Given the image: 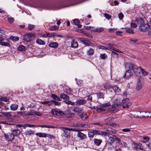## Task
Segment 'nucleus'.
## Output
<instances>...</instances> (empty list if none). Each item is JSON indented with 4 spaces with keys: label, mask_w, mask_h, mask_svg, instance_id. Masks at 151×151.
I'll list each match as a JSON object with an SVG mask.
<instances>
[{
    "label": "nucleus",
    "mask_w": 151,
    "mask_h": 151,
    "mask_svg": "<svg viewBox=\"0 0 151 151\" xmlns=\"http://www.w3.org/2000/svg\"><path fill=\"white\" fill-rule=\"evenodd\" d=\"M34 131L31 130L26 131L24 133V134L26 136H29V135L34 134Z\"/></svg>",
    "instance_id": "33"
},
{
    "label": "nucleus",
    "mask_w": 151,
    "mask_h": 151,
    "mask_svg": "<svg viewBox=\"0 0 151 151\" xmlns=\"http://www.w3.org/2000/svg\"><path fill=\"white\" fill-rule=\"evenodd\" d=\"M65 91L66 93L69 95H70L72 93V91L68 86L65 87Z\"/></svg>",
    "instance_id": "38"
},
{
    "label": "nucleus",
    "mask_w": 151,
    "mask_h": 151,
    "mask_svg": "<svg viewBox=\"0 0 151 151\" xmlns=\"http://www.w3.org/2000/svg\"><path fill=\"white\" fill-rule=\"evenodd\" d=\"M59 28V27H58L56 26H52L48 28V29L50 31H54L58 29Z\"/></svg>",
    "instance_id": "39"
},
{
    "label": "nucleus",
    "mask_w": 151,
    "mask_h": 151,
    "mask_svg": "<svg viewBox=\"0 0 151 151\" xmlns=\"http://www.w3.org/2000/svg\"><path fill=\"white\" fill-rule=\"evenodd\" d=\"M47 137L50 139H54L55 138V137L53 135L49 134H47Z\"/></svg>",
    "instance_id": "64"
},
{
    "label": "nucleus",
    "mask_w": 151,
    "mask_h": 151,
    "mask_svg": "<svg viewBox=\"0 0 151 151\" xmlns=\"http://www.w3.org/2000/svg\"><path fill=\"white\" fill-rule=\"evenodd\" d=\"M115 138L114 137V138H113L112 137H109V141L110 142V144H111V143H113L115 140Z\"/></svg>",
    "instance_id": "53"
},
{
    "label": "nucleus",
    "mask_w": 151,
    "mask_h": 151,
    "mask_svg": "<svg viewBox=\"0 0 151 151\" xmlns=\"http://www.w3.org/2000/svg\"><path fill=\"white\" fill-rule=\"evenodd\" d=\"M107 45L108 47L111 50H113L115 52H120L121 53L122 51L119 50V49H118L114 47H113V46H114L115 45L114 44H112L110 43H109L107 44Z\"/></svg>",
    "instance_id": "8"
},
{
    "label": "nucleus",
    "mask_w": 151,
    "mask_h": 151,
    "mask_svg": "<svg viewBox=\"0 0 151 151\" xmlns=\"http://www.w3.org/2000/svg\"><path fill=\"white\" fill-rule=\"evenodd\" d=\"M84 35L86 37H88L89 38H92L93 36L90 34L88 33H85L84 34Z\"/></svg>",
    "instance_id": "55"
},
{
    "label": "nucleus",
    "mask_w": 151,
    "mask_h": 151,
    "mask_svg": "<svg viewBox=\"0 0 151 151\" xmlns=\"http://www.w3.org/2000/svg\"><path fill=\"white\" fill-rule=\"evenodd\" d=\"M111 55L113 57L116 58H118L119 57L118 54L114 51L112 52Z\"/></svg>",
    "instance_id": "47"
},
{
    "label": "nucleus",
    "mask_w": 151,
    "mask_h": 151,
    "mask_svg": "<svg viewBox=\"0 0 151 151\" xmlns=\"http://www.w3.org/2000/svg\"><path fill=\"white\" fill-rule=\"evenodd\" d=\"M50 103V102L47 101H41L40 102V103L41 104H44V105H46V104H48L49 106L50 105V104H49Z\"/></svg>",
    "instance_id": "59"
},
{
    "label": "nucleus",
    "mask_w": 151,
    "mask_h": 151,
    "mask_svg": "<svg viewBox=\"0 0 151 151\" xmlns=\"http://www.w3.org/2000/svg\"><path fill=\"white\" fill-rule=\"evenodd\" d=\"M141 68L140 67H137L135 66L134 69H133V71L134 73L137 75H138L140 74L141 72Z\"/></svg>",
    "instance_id": "14"
},
{
    "label": "nucleus",
    "mask_w": 151,
    "mask_h": 151,
    "mask_svg": "<svg viewBox=\"0 0 151 151\" xmlns=\"http://www.w3.org/2000/svg\"><path fill=\"white\" fill-rule=\"evenodd\" d=\"M64 116L68 118H71L73 117L75 114L74 113H71L69 109H67L65 111V112H63Z\"/></svg>",
    "instance_id": "6"
},
{
    "label": "nucleus",
    "mask_w": 151,
    "mask_h": 151,
    "mask_svg": "<svg viewBox=\"0 0 151 151\" xmlns=\"http://www.w3.org/2000/svg\"><path fill=\"white\" fill-rule=\"evenodd\" d=\"M120 105V104H114L112 105L111 107H112V109H114L118 107Z\"/></svg>",
    "instance_id": "60"
},
{
    "label": "nucleus",
    "mask_w": 151,
    "mask_h": 151,
    "mask_svg": "<svg viewBox=\"0 0 151 151\" xmlns=\"http://www.w3.org/2000/svg\"><path fill=\"white\" fill-rule=\"evenodd\" d=\"M10 39L13 41H18L19 40V38L17 37L12 36L11 37Z\"/></svg>",
    "instance_id": "51"
},
{
    "label": "nucleus",
    "mask_w": 151,
    "mask_h": 151,
    "mask_svg": "<svg viewBox=\"0 0 151 151\" xmlns=\"http://www.w3.org/2000/svg\"><path fill=\"white\" fill-rule=\"evenodd\" d=\"M126 32L130 34H133L134 33V31L133 29L131 28H128L126 30Z\"/></svg>",
    "instance_id": "42"
},
{
    "label": "nucleus",
    "mask_w": 151,
    "mask_h": 151,
    "mask_svg": "<svg viewBox=\"0 0 151 151\" xmlns=\"http://www.w3.org/2000/svg\"><path fill=\"white\" fill-rule=\"evenodd\" d=\"M104 30V29L103 27H98L96 29H94L92 30V31L97 32H101L103 31Z\"/></svg>",
    "instance_id": "28"
},
{
    "label": "nucleus",
    "mask_w": 151,
    "mask_h": 151,
    "mask_svg": "<svg viewBox=\"0 0 151 151\" xmlns=\"http://www.w3.org/2000/svg\"><path fill=\"white\" fill-rule=\"evenodd\" d=\"M150 28L149 25L143 23L140 24L139 27V29L141 32H145L148 30Z\"/></svg>",
    "instance_id": "3"
},
{
    "label": "nucleus",
    "mask_w": 151,
    "mask_h": 151,
    "mask_svg": "<svg viewBox=\"0 0 151 151\" xmlns=\"http://www.w3.org/2000/svg\"><path fill=\"white\" fill-rule=\"evenodd\" d=\"M73 23L74 24L76 25H77L78 28H81L82 25L80 24V21L78 19H75L73 20Z\"/></svg>",
    "instance_id": "19"
},
{
    "label": "nucleus",
    "mask_w": 151,
    "mask_h": 151,
    "mask_svg": "<svg viewBox=\"0 0 151 151\" xmlns=\"http://www.w3.org/2000/svg\"><path fill=\"white\" fill-rule=\"evenodd\" d=\"M93 141L94 144L97 146H99L101 142L102 141L101 139H95L93 140Z\"/></svg>",
    "instance_id": "23"
},
{
    "label": "nucleus",
    "mask_w": 151,
    "mask_h": 151,
    "mask_svg": "<svg viewBox=\"0 0 151 151\" xmlns=\"http://www.w3.org/2000/svg\"><path fill=\"white\" fill-rule=\"evenodd\" d=\"M141 72L143 76H145L148 74V72H146L142 68H141Z\"/></svg>",
    "instance_id": "50"
},
{
    "label": "nucleus",
    "mask_w": 151,
    "mask_h": 151,
    "mask_svg": "<svg viewBox=\"0 0 151 151\" xmlns=\"http://www.w3.org/2000/svg\"><path fill=\"white\" fill-rule=\"evenodd\" d=\"M98 98L101 99L102 98L104 99V94L103 93L99 92L98 93Z\"/></svg>",
    "instance_id": "45"
},
{
    "label": "nucleus",
    "mask_w": 151,
    "mask_h": 151,
    "mask_svg": "<svg viewBox=\"0 0 151 151\" xmlns=\"http://www.w3.org/2000/svg\"><path fill=\"white\" fill-rule=\"evenodd\" d=\"M18 50L20 51H24L26 50V47L24 46L20 45L17 48Z\"/></svg>",
    "instance_id": "30"
},
{
    "label": "nucleus",
    "mask_w": 151,
    "mask_h": 151,
    "mask_svg": "<svg viewBox=\"0 0 151 151\" xmlns=\"http://www.w3.org/2000/svg\"><path fill=\"white\" fill-rule=\"evenodd\" d=\"M36 135L40 137H46L47 135V134L41 132L37 133Z\"/></svg>",
    "instance_id": "27"
},
{
    "label": "nucleus",
    "mask_w": 151,
    "mask_h": 151,
    "mask_svg": "<svg viewBox=\"0 0 151 151\" xmlns=\"http://www.w3.org/2000/svg\"><path fill=\"white\" fill-rule=\"evenodd\" d=\"M30 40V37L28 35H25L24 37V40L27 42H29Z\"/></svg>",
    "instance_id": "41"
},
{
    "label": "nucleus",
    "mask_w": 151,
    "mask_h": 151,
    "mask_svg": "<svg viewBox=\"0 0 151 151\" xmlns=\"http://www.w3.org/2000/svg\"><path fill=\"white\" fill-rule=\"evenodd\" d=\"M135 65L131 63H127L125 64V68H128L130 69H132L133 70V69L134 68Z\"/></svg>",
    "instance_id": "12"
},
{
    "label": "nucleus",
    "mask_w": 151,
    "mask_h": 151,
    "mask_svg": "<svg viewBox=\"0 0 151 151\" xmlns=\"http://www.w3.org/2000/svg\"><path fill=\"white\" fill-rule=\"evenodd\" d=\"M51 112L52 114L57 116H64L63 111L59 110H57L55 109H53L51 111Z\"/></svg>",
    "instance_id": "5"
},
{
    "label": "nucleus",
    "mask_w": 151,
    "mask_h": 151,
    "mask_svg": "<svg viewBox=\"0 0 151 151\" xmlns=\"http://www.w3.org/2000/svg\"><path fill=\"white\" fill-rule=\"evenodd\" d=\"M143 82L141 81L139 79L136 86L137 90L138 91L140 90L143 86Z\"/></svg>",
    "instance_id": "9"
},
{
    "label": "nucleus",
    "mask_w": 151,
    "mask_h": 151,
    "mask_svg": "<svg viewBox=\"0 0 151 151\" xmlns=\"http://www.w3.org/2000/svg\"><path fill=\"white\" fill-rule=\"evenodd\" d=\"M12 133L14 137L17 136L20 134L21 131L20 129H15L12 131Z\"/></svg>",
    "instance_id": "13"
},
{
    "label": "nucleus",
    "mask_w": 151,
    "mask_h": 151,
    "mask_svg": "<svg viewBox=\"0 0 151 151\" xmlns=\"http://www.w3.org/2000/svg\"><path fill=\"white\" fill-rule=\"evenodd\" d=\"M48 34L49 37H55L56 35V33L55 32H51Z\"/></svg>",
    "instance_id": "61"
},
{
    "label": "nucleus",
    "mask_w": 151,
    "mask_h": 151,
    "mask_svg": "<svg viewBox=\"0 0 151 151\" xmlns=\"http://www.w3.org/2000/svg\"><path fill=\"white\" fill-rule=\"evenodd\" d=\"M18 107V105L16 104H12L10 106V109L12 110L15 111L17 110Z\"/></svg>",
    "instance_id": "22"
},
{
    "label": "nucleus",
    "mask_w": 151,
    "mask_h": 151,
    "mask_svg": "<svg viewBox=\"0 0 151 151\" xmlns=\"http://www.w3.org/2000/svg\"><path fill=\"white\" fill-rule=\"evenodd\" d=\"M112 89L115 93H120L121 92V89L116 85L113 86Z\"/></svg>",
    "instance_id": "17"
},
{
    "label": "nucleus",
    "mask_w": 151,
    "mask_h": 151,
    "mask_svg": "<svg viewBox=\"0 0 151 151\" xmlns=\"http://www.w3.org/2000/svg\"><path fill=\"white\" fill-rule=\"evenodd\" d=\"M8 20L9 22L11 23H12L14 21V19L12 17H8Z\"/></svg>",
    "instance_id": "57"
},
{
    "label": "nucleus",
    "mask_w": 151,
    "mask_h": 151,
    "mask_svg": "<svg viewBox=\"0 0 151 151\" xmlns=\"http://www.w3.org/2000/svg\"><path fill=\"white\" fill-rule=\"evenodd\" d=\"M73 111L74 112L80 114L82 113L83 109L81 108H79L77 107H74L73 109Z\"/></svg>",
    "instance_id": "16"
},
{
    "label": "nucleus",
    "mask_w": 151,
    "mask_h": 151,
    "mask_svg": "<svg viewBox=\"0 0 151 151\" xmlns=\"http://www.w3.org/2000/svg\"><path fill=\"white\" fill-rule=\"evenodd\" d=\"M130 27L132 28H136L137 25L136 24L132 22H131L130 23Z\"/></svg>",
    "instance_id": "54"
},
{
    "label": "nucleus",
    "mask_w": 151,
    "mask_h": 151,
    "mask_svg": "<svg viewBox=\"0 0 151 151\" xmlns=\"http://www.w3.org/2000/svg\"><path fill=\"white\" fill-rule=\"evenodd\" d=\"M51 96L55 100H56L58 101H61V99L59 97L55 94H52Z\"/></svg>",
    "instance_id": "29"
},
{
    "label": "nucleus",
    "mask_w": 151,
    "mask_h": 151,
    "mask_svg": "<svg viewBox=\"0 0 151 151\" xmlns=\"http://www.w3.org/2000/svg\"><path fill=\"white\" fill-rule=\"evenodd\" d=\"M0 45H1L4 46H5L9 47L10 46V44L8 42H0Z\"/></svg>",
    "instance_id": "46"
},
{
    "label": "nucleus",
    "mask_w": 151,
    "mask_h": 151,
    "mask_svg": "<svg viewBox=\"0 0 151 151\" xmlns=\"http://www.w3.org/2000/svg\"><path fill=\"white\" fill-rule=\"evenodd\" d=\"M88 136L89 137L92 138L94 136V134L93 131H89L88 132Z\"/></svg>",
    "instance_id": "44"
},
{
    "label": "nucleus",
    "mask_w": 151,
    "mask_h": 151,
    "mask_svg": "<svg viewBox=\"0 0 151 151\" xmlns=\"http://www.w3.org/2000/svg\"><path fill=\"white\" fill-rule=\"evenodd\" d=\"M36 42L37 44L40 45H45V43L44 41L39 39H37Z\"/></svg>",
    "instance_id": "35"
},
{
    "label": "nucleus",
    "mask_w": 151,
    "mask_h": 151,
    "mask_svg": "<svg viewBox=\"0 0 151 151\" xmlns=\"http://www.w3.org/2000/svg\"><path fill=\"white\" fill-rule=\"evenodd\" d=\"M60 97L64 99H69V96L67 94L63 93L60 95Z\"/></svg>",
    "instance_id": "34"
},
{
    "label": "nucleus",
    "mask_w": 151,
    "mask_h": 151,
    "mask_svg": "<svg viewBox=\"0 0 151 151\" xmlns=\"http://www.w3.org/2000/svg\"><path fill=\"white\" fill-rule=\"evenodd\" d=\"M94 50L92 48H90L87 51L86 54L88 55H93L94 53Z\"/></svg>",
    "instance_id": "31"
},
{
    "label": "nucleus",
    "mask_w": 151,
    "mask_h": 151,
    "mask_svg": "<svg viewBox=\"0 0 151 151\" xmlns=\"http://www.w3.org/2000/svg\"><path fill=\"white\" fill-rule=\"evenodd\" d=\"M58 45V44L56 42H52L49 43L48 46L49 47L55 48H57Z\"/></svg>",
    "instance_id": "15"
},
{
    "label": "nucleus",
    "mask_w": 151,
    "mask_h": 151,
    "mask_svg": "<svg viewBox=\"0 0 151 151\" xmlns=\"http://www.w3.org/2000/svg\"><path fill=\"white\" fill-rule=\"evenodd\" d=\"M135 21L138 24H142L143 23V20L142 18L141 17L135 18Z\"/></svg>",
    "instance_id": "20"
},
{
    "label": "nucleus",
    "mask_w": 151,
    "mask_h": 151,
    "mask_svg": "<svg viewBox=\"0 0 151 151\" xmlns=\"http://www.w3.org/2000/svg\"><path fill=\"white\" fill-rule=\"evenodd\" d=\"M104 17L107 19H109L111 18V16L109 14L105 13L104 14Z\"/></svg>",
    "instance_id": "63"
},
{
    "label": "nucleus",
    "mask_w": 151,
    "mask_h": 151,
    "mask_svg": "<svg viewBox=\"0 0 151 151\" xmlns=\"http://www.w3.org/2000/svg\"><path fill=\"white\" fill-rule=\"evenodd\" d=\"M86 103V100L82 99H78L76 101L77 104L78 105H83Z\"/></svg>",
    "instance_id": "18"
},
{
    "label": "nucleus",
    "mask_w": 151,
    "mask_h": 151,
    "mask_svg": "<svg viewBox=\"0 0 151 151\" xmlns=\"http://www.w3.org/2000/svg\"><path fill=\"white\" fill-rule=\"evenodd\" d=\"M37 127V126L31 124H25L23 125V128L25 129L26 127Z\"/></svg>",
    "instance_id": "37"
},
{
    "label": "nucleus",
    "mask_w": 151,
    "mask_h": 151,
    "mask_svg": "<svg viewBox=\"0 0 151 151\" xmlns=\"http://www.w3.org/2000/svg\"><path fill=\"white\" fill-rule=\"evenodd\" d=\"M133 72L130 70H127L123 76V77L126 79H128L132 76Z\"/></svg>",
    "instance_id": "7"
},
{
    "label": "nucleus",
    "mask_w": 151,
    "mask_h": 151,
    "mask_svg": "<svg viewBox=\"0 0 151 151\" xmlns=\"http://www.w3.org/2000/svg\"><path fill=\"white\" fill-rule=\"evenodd\" d=\"M61 129L64 132V137L67 138H68L70 137V133L69 131H73L72 128H69L65 127H61Z\"/></svg>",
    "instance_id": "2"
},
{
    "label": "nucleus",
    "mask_w": 151,
    "mask_h": 151,
    "mask_svg": "<svg viewBox=\"0 0 151 151\" xmlns=\"http://www.w3.org/2000/svg\"><path fill=\"white\" fill-rule=\"evenodd\" d=\"M80 116L81 118L83 121L85 120L88 119V117L86 113H82L80 115Z\"/></svg>",
    "instance_id": "24"
},
{
    "label": "nucleus",
    "mask_w": 151,
    "mask_h": 151,
    "mask_svg": "<svg viewBox=\"0 0 151 151\" xmlns=\"http://www.w3.org/2000/svg\"><path fill=\"white\" fill-rule=\"evenodd\" d=\"M79 40L82 42L86 46H90V44H94V42L84 37H79Z\"/></svg>",
    "instance_id": "1"
},
{
    "label": "nucleus",
    "mask_w": 151,
    "mask_h": 151,
    "mask_svg": "<svg viewBox=\"0 0 151 151\" xmlns=\"http://www.w3.org/2000/svg\"><path fill=\"white\" fill-rule=\"evenodd\" d=\"M51 101L55 105H57V106H59L60 105V103L58 102V101H55V100H52Z\"/></svg>",
    "instance_id": "56"
},
{
    "label": "nucleus",
    "mask_w": 151,
    "mask_h": 151,
    "mask_svg": "<svg viewBox=\"0 0 151 151\" xmlns=\"http://www.w3.org/2000/svg\"><path fill=\"white\" fill-rule=\"evenodd\" d=\"M78 137L80 138L81 140H83L86 139L87 137L86 135L81 132H78L77 134Z\"/></svg>",
    "instance_id": "11"
},
{
    "label": "nucleus",
    "mask_w": 151,
    "mask_h": 151,
    "mask_svg": "<svg viewBox=\"0 0 151 151\" xmlns=\"http://www.w3.org/2000/svg\"><path fill=\"white\" fill-rule=\"evenodd\" d=\"M94 134V135H101L103 136H109L110 134L109 133L103 132L101 130H93Z\"/></svg>",
    "instance_id": "4"
},
{
    "label": "nucleus",
    "mask_w": 151,
    "mask_h": 151,
    "mask_svg": "<svg viewBox=\"0 0 151 151\" xmlns=\"http://www.w3.org/2000/svg\"><path fill=\"white\" fill-rule=\"evenodd\" d=\"M100 57L102 59L105 60L107 58V56L105 53L101 54Z\"/></svg>",
    "instance_id": "43"
},
{
    "label": "nucleus",
    "mask_w": 151,
    "mask_h": 151,
    "mask_svg": "<svg viewBox=\"0 0 151 151\" xmlns=\"http://www.w3.org/2000/svg\"><path fill=\"white\" fill-rule=\"evenodd\" d=\"M135 147L137 149H139L141 150H143L144 148L143 147L140 143H137L136 144Z\"/></svg>",
    "instance_id": "32"
},
{
    "label": "nucleus",
    "mask_w": 151,
    "mask_h": 151,
    "mask_svg": "<svg viewBox=\"0 0 151 151\" xmlns=\"http://www.w3.org/2000/svg\"><path fill=\"white\" fill-rule=\"evenodd\" d=\"M118 17L119 19H122L124 17V15L122 13L120 12L119 14Z\"/></svg>",
    "instance_id": "62"
},
{
    "label": "nucleus",
    "mask_w": 151,
    "mask_h": 151,
    "mask_svg": "<svg viewBox=\"0 0 151 151\" xmlns=\"http://www.w3.org/2000/svg\"><path fill=\"white\" fill-rule=\"evenodd\" d=\"M113 136V137H114L115 139L117 142L119 144L121 142L120 139L118 137H117L116 135H114Z\"/></svg>",
    "instance_id": "58"
},
{
    "label": "nucleus",
    "mask_w": 151,
    "mask_h": 151,
    "mask_svg": "<svg viewBox=\"0 0 151 151\" xmlns=\"http://www.w3.org/2000/svg\"><path fill=\"white\" fill-rule=\"evenodd\" d=\"M119 144L121 147L123 148L126 147L127 145V144L126 143L122 141Z\"/></svg>",
    "instance_id": "48"
},
{
    "label": "nucleus",
    "mask_w": 151,
    "mask_h": 151,
    "mask_svg": "<svg viewBox=\"0 0 151 151\" xmlns=\"http://www.w3.org/2000/svg\"><path fill=\"white\" fill-rule=\"evenodd\" d=\"M69 99H66L65 101V103L68 105H70L73 106L75 105V103L69 101Z\"/></svg>",
    "instance_id": "40"
},
{
    "label": "nucleus",
    "mask_w": 151,
    "mask_h": 151,
    "mask_svg": "<svg viewBox=\"0 0 151 151\" xmlns=\"http://www.w3.org/2000/svg\"><path fill=\"white\" fill-rule=\"evenodd\" d=\"M1 99V100L5 102H7L9 100V98L6 97H2Z\"/></svg>",
    "instance_id": "52"
},
{
    "label": "nucleus",
    "mask_w": 151,
    "mask_h": 151,
    "mask_svg": "<svg viewBox=\"0 0 151 151\" xmlns=\"http://www.w3.org/2000/svg\"><path fill=\"white\" fill-rule=\"evenodd\" d=\"M1 114L4 116L10 117L12 116H12V112H2Z\"/></svg>",
    "instance_id": "25"
},
{
    "label": "nucleus",
    "mask_w": 151,
    "mask_h": 151,
    "mask_svg": "<svg viewBox=\"0 0 151 151\" xmlns=\"http://www.w3.org/2000/svg\"><path fill=\"white\" fill-rule=\"evenodd\" d=\"M71 46L72 47L76 48L78 46V42L75 40H73L71 42Z\"/></svg>",
    "instance_id": "21"
},
{
    "label": "nucleus",
    "mask_w": 151,
    "mask_h": 151,
    "mask_svg": "<svg viewBox=\"0 0 151 151\" xmlns=\"http://www.w3.org/2000/svg\"><path fill=\"white\" fill-rule=\"evenodd\" d=\"M14 136L12 133L9 135L4 134L5 139L9 141H12L14 138Z\"/></svg>",
    "instance_id": "10"
},
{
    "label": "nucleus",
    "mask_w": 151,
    "mask_h": 151,
    "mask_svg": "<svg viewBox=\"0 0 151 151\" xmlns=\"http://www.w3.org/2000/svg\"><path fill=\"white\" fill-rule=\"evenodd\" d=\"M37 127H46L47 128H55V126L52 125H37Z\"/></svg>",
    "instance_id": "36"
},
{
    "label": "nucleus",
    "mask_w": 151,
    "mask_h": 151,
    "mask_svg": "<svg viewBox=\"0 0 151 151\" xmlns=\"http://www.w3.org/2000/svg\"><path fill=\"white\" fill-rule=\"evenodd\" d=\"M35 27V26L34 25L29 24L28 25V29L30 30H32Z\"/></svg>",
    "instance_id": "49"
},
{
    "label": "nucleus",
    "mask_w": 151,
    "mask_h": 151,
    "mask_svg": "<svg viewBox=\"0 0 151 151\" xmlns=\"http://www.w3.org/2000/svg\"><path fill=\"white\" fill-rule=\"evenodd\" d=\"M149 140V138L148 137L145 136L141 138V141L142 142H147Z\"/></svg>",
    "instance_id": "26"
}]
</instances>
